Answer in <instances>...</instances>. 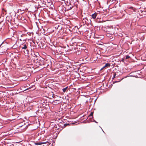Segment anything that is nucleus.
Wrapping results in <instances>:
<instances>
[{
    "label": "nucleus",
    "instance_id": "22",
    "mask_svg": "<svg viewBox=\"0 0 146 146\" xmlns=\"http://www.w3.org/2000/svg\"><path fill=\"white\" fill-rule=\"evenodd\" d=\"M103 68H103V67L100 70H102Z\"/></svg>",
    "mask_w": 146,
    "mask_h": 146
},
{
    "label": "nucleus",
    "instance_id": "3",
    "mask_svg": "<svg viewBox=\"0 0 146 146\" xmlns=\"http://www.w3.org/2000/svg\"><path fill=\"white\" fill-rule=\"evenodd\" d=\"M47 143H48V141H47L46 142L35 143V144L36 145H41L42 144H45Z\"/></svg>",
    "mask_w": 146,
    "mask_h": 146
},
{
    "label": "nucleus",
    "instance_id": "15",
    "mask_svg": "<svg viewBox=\"0 0 146 146\" xmlns=\"http://www.w3.org/2000/svg\"><path fill=\"white\" fill-rule=\"evenodd\" d=\"M124 61H125V60H124V58H123L121 60V61L122 62H124Z\"/></svg>",
    "mask_w": 146,
    "mask_h": 146
},
{
    "label": "nucleus",
    "instance_id": "17",
    "mask_svg": "<svg viewBox=\"0 0 146 146\" xmlns=\"http://www.w3.org/2000/svg\"><path fill=\"white\" fill-rule=\"evenodd\" d=\"M93 121V122H95V123H98V122H97V121H96L95 120H94H94H93V121Z\"/></svg>",
    "mask_w": 146,
    "mask_h": 146
},
{
    "label": "nucleus",
    "instance_id": "23",
    "mask_svg": "<svg viewBox=\"0 0 146 146\" xmlns=\"http://www.w3.org/2000/svg\"><path fill=\"white\" fill-rule=\"evenodd\" d=\"M64 0H59V1H64Z\"/></svg>",
    "mask_w": 146,
    "mask_h": 146
},
{
    "label": "nucleus",
    "instance_id": "21",
    "mask_svg": "<svg viewBox=\"0 0 146 146\" xmlns=\"http://www.w3.org/2000/svg\"><path fill=\"white\" fill-rule=\"evenodd\" d=\"M133 76V77H135V76Z\"/></svg>",
    "mask_w": 146,
    "mask_h": 146
},
{
    "label": "nucleus",
    "instance_id": "10",
    "mask_svg": "<svg viewBox=\"0 0 146 146\" xmlns=\"http://www.w3.org/2000/svg\"><path fill=\"white\" fill-rule=\"evenodd\" d=\"M67 87H66V88H63V89H62V91H63L64 92H65L66 91V90L67 89Z\"/></svg>",
    "mask_w": 146,
    "mask_h": 146
},
{
    "label": "nucleus",
    "instance_id": "8",
    "mask_svg": "<svg viewBox=\"0 0 146 146\" xmlns=\"http://www.w3.org/2000/svg\"><path fill=\"white\" fill-rule=\"evenodd\" d=\"M93 113L92 112L89 115V117H90V119H92L93 118Z\"/></svg>",
    "mask_w": 146,
    "mask_h": 146
},
{
    "label": "nucleus",
    "instance_id": "16",
    "mask_svg": "<svg viewBox=\"0 0 146 146\" xmlns=\"http://www.w3.org/2000/svg\"><path fill=\"white\" fill-rule=\"evenodd\" d=\"M28 79V78L27 77H25V78L24 80H26Z\"/></svg>",
    "mask_w": 146,
    "mask_h": 146
},
{
    "label": "nucleus",
    "instance_id": "14",
    "mask_svg": "<svg viewBox=\"0 0 146 146\" xmlns=\"http://www.w3.org/2000/svg\"><path fill=\"white\" fill-rule=\"evenodd\" d=\"M115 75H116V74H115H115H114V75L113 76V78H112V79H114V78H115Z\"/></svg>",
    "mask_w": 146,
    "mask_h": 146
},
{
    "label": "nucleus",
    "instance_id": "18",
    "mask_svg": "<svg viewBox=\"0 0 146 146\" xmlns=\"http://www.w3.org/2000/svg\"><path fill=\"white\" fill-rule=\"evenodd\" d=\"M30 88H27L26 89H25V91H26V90H28L29 89H30Z\"/></svg>",
    "mask_w": 146,
    "mask_h": 146
},
{
    "label": "nucleus",
    "instance_id": "1",
    "mask_svg": "<svg viewBox=\"0 0 146 146\" xmlns=\"http://www.w3.org/2000/svg\"><path fill=\"white\" fill-rule=\"evenodd\" d=\"M114 29L112 27L111 28H108L107 31L109 33L107 34V36L109 37L110 36V34L111 35H113V34L114 33Z\"/></svg>",
    "mask_w": 146,
    "mask_h": 146
},
{
    "label": "nucleus",
    "instance_id": "4",
    "mask_svg": "<svg viewBox=\"0 0 146 146\" xmlns=\"http://www.w3.org/2000/svg\"><path fill=\"white\" fill-rule=\"evenodd\" d=\"M31 54L34 57V60L37 59H36V57L37 56V54H35L34 52H32L31 53Z\"/></svg>",
    "mask_w": 146,
    "mask_h": 146
},
{
    "label": "nucleus",
    "instance_id": "20",
    "mask_svg": "<svg viewBox=\"0 0 146 146\" xmlns=\"http://www.w3.org/2000/svg\"><path fill=\"white\" fill-rule=\"evenodd\" d=\"M120 81H115V82H114V83H116V82H119Z\"/></svg>",
    "mask_w": 146,
    "mask_h": 146
},
{
    "label": "nucleus",
    "instance_id": "7",
    "mask_svg": "<svg viewBox=\"0 0 146 146\" xmlns=\"http://www.w3.org/2000/svg\"><path fill=\"white\" fill-rule=\"evenodd\" d=\"M110 66V63H107L103 67V68H105L106 67H109Z\"/></svg>",
    "mask_w": 146,
    "mask_h": 146
},
{
    "label": "nucleus",
    "instance_id": "12",
    "mask_svg": "<svg viewBox=\"0 0 146 146\" xmlns=\"http://www.w3.org/2000/svg\"><path fill=\"white\" fill-rule=\"evenodd\" d=\"M130 58V56L128 55H127L126 56V59H128Z\"/></svg>",
    "mask_w": 146,
    "mask_h": 146
},
{
    "label": "nucleus",
    "instance_id": "13",
    "mask_svg": "<svg viewBox=\"0 0 146 146\" xmlns=\"http://www.w3.org/2000/svg\"><path fill=\"white\" fill-rule=\"evenodd\" d=\"M70 125V124H69V123H65V124H64V127H66V126H67V125Z\"/></svg>",
    "mask_w": 146,
    "mask_h": 146
},
{
    "label": "nucleus",
    "instance_id": "25",
    "mask_svg": "<svg viewBox=\"0 0 146 146\" xmlns=\"http://www.w3.org/2000/svg\"><path fill=\"white\" fill-rule=\"evenodd\" d=\"M36 54H38L37 53H36Z\"/></svg>",
    "mask_w": 146,
    "mask_h": 146
},
{
    "label": "nucleus",
    "instance_id": "2",
    "mask_svg": "<svg viewBox=\"0 0 146 146\" xmlns=\"http://www.w3.org/2000/svg\"><path fill=\"white\" fill-rule=\"evenodd\" d=\"M20 47H21L22 49L24 50V52L25 53L26 52V53H28L29 50H28L27 46L26 44H22L20 46Z\"/></svg>",
    "mask_w": 146,
    "mask_h": 146
},
{
    "label": "nucleus",
    "instance_id": "11",
    "mask_svg": "<svg viewBox=\"0 0 146 146\" xmlns=\"http://www.w3.org/2000/svg\"><path fill=\"white\" fill-rule=\"evenodd\" d=\"M7 146H14V145L11 143H8Z\"/></svg>",
    "mask_w": 146,
    "mask_h": 146
},
{
    "label": "nucleus",
    "instance_id": "19",
    "mask_svg": "<svg viewBox=\"0 0 146 146\" xmlns=\"http://www.w3.org/2000/svg\"><path fill=\"white\" fill-rule=\"evenodd\" d=\"M133 7H129V9H133Z\"/></svg>",
    "mask_w": 146,
    "mask_h": 146
},
{
    "label": "nucleus",
    "instance_id": "6",
    "mask_svg": "<svg viewBox=\"0 0 146 146\" xmlns=\"http://www.w3.org/2000/svg\"><path fill=\"white\" fill-rule=\"evenodd\" d=\"M97 16V14L96 13H95L92 15V17L93 19H95Z\"/></svg>",
    "mask_w": 146,
    "mask_h": 146
},
{
    "label": "nucleus",
    "instance_id": "5",
    "mask_svg": "<svg viewBox=\"0 0 146 146\" xmlns=\"http://www.w3.org/2000/svg\"><path fill=\"white\" fill-rule=\"evenodd\" d=\"M73 7V6H69V5H68L66 6V9H67V11H68L72 9Z\"/></svg>",
    "mask_w": 146,
    "mask_h": 146
},
{
    "label": "nucleus",
    "instance_id": "9",
    "mask_svg": "<svg viewBox=\"0 0 146 146\" xmlns=\"http://www.w3.org/2000/svg\"><path fill=\"white\" fill-rule=\"evenodd\" d=\"M83 21H84H84L85 22V23H86V22L87 21H88V19H87L86 18H84L83 19Z\"/></svg>",
    "mask_w": 146,
    "mask_h": 146
},
{
    "label": "nucleus",
    "instance_id": "24",
    "mask_svg": "<svg viewBox=\"0 0 146 146\" xmlns=\"http://www.w3.org/2000/svg\"><path fill=\"white\" fill-rule=\"evenodd\" d=\"M102 131H103V132L104 133V131H103V130H102Z\"/></svg>",
    "mask_w": 146,
    "mask_h": 146
}]
</instances>
